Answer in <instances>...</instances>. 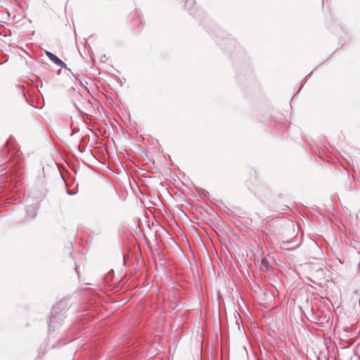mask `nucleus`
Returning <instances> with one entry per match:
<instances>
[{"label": "nucleus", "instance_id": "nucleus-11", "mask_svg": "<svg viewBox=\"0 0 360 360\" xmlns=\"http://www.w3.org/2000/svg\"><path fill=\"white\" fill-rule=\"evenodd\" d=\"M78 131H79L78 129H76V128L73 129L72 131L70 134V136H73L75 134L77 133Z\"/></svg>", "mask_w": 360, "mask_h": 360}, {"label": "nucleus", "instance_id": "nucleus-13", "mask_svg": "<svg viewBox=\"0 0 360 360\" xmlns=\"http://www.w3.org/2000/svg\"><path fill=\"white\" fill-rule=\"evenodd\" d=\"M75 271L77 272V274H79L78 271H77V267H75Z\"/></svg>", "mask_w": 360, "mask_h": 360}, {"label": "nucleus", "instance_id": "nucleus-12", "mask_svg": "<svg viewBox=\"0 0 360 360\" xmlns=\"http://www.w3.org/2000/svg\"><path fill=\"white\" fill-rule=\"evenodd\" d=\"M68 194L70 195H72L75 194V193L72 192L71 191H67Z\"/></svg>", "mask_w": 360, "mask_h": 360}, {"label": "nucleus", "instance_id": "nucleus-1", "mask_svg": "<svg viewBox=\"0 0 360 360\" xmlns=\"http://www.w3.org/2000/svg\"><path fill=\"white\" fill-rule=\"evenodd\" d=\"M68 309V306L65 301H60L53 307L49 320V333L58 329L61 326L64 319L66 317L65 313Z\"/></svg>", "mask_w": 360, "mask_h": 360}, {"label": "nucleus", "instance_id": "nucleus-9", "mask_svg": "<svg viewBox=\"0 0 360 360\" xmlns=\"http://www.w3.org/2000/svg\"><path fill=\"white\" fill-rule=\"evenodd\" d=\"M56 65H58V66H60V67H62V68H65V70H67L68 71H69V72L72 74V75L73 77H75V75L72 73V72L71 71V70H70V69H69V68H68L67 65H66V64H65V63L62 60H60V59L59 63H56Z\"/></svg>", "mask_w": 360, "mask_h": 360}, {"label": "nucleus", "instance_id": "nucleus-10", "mask_svg": "<svg viewBox=\"0 0 360 360\" xmlns=\"http://www.w3.org/2000/svg\"><path fill=\"white\" fill-rule=\"evenodd\" d=\"M81 140L79 141V143L75 146L76 148L78 150L79 153H83L84 150H82L81 147Z\"/></svg>", "mask_w": 360, "mask_h": 360}, {"label": "nucleus", "instance_id": "nucleus-4", "mask_svg": "<svg viewBox=\"0 0 360 360\" xmlns=\"http://www.w3.org/2000/svg\"><path fill=\"white\" fill-rule=\"evenodd\" d=\"M184 1H185V7L188 10V11L190 13V14L193 15L194 17L195 18V15L194 13L193 12L194 7H195V0H184Z\"/></svg>", "mask_w": 360, "mask_h": 360}, {"label": "nucleus", "instance_id": "nucleus-3", "mask_svg": "<svg viewBox=\"0 0 360 360\" xmlns=\"http://www.w3.org/2000/svg\"><path fill=\"white\" fill-rule=\"evenodd\" d=\"M27 216L30 219H34L37 214V207L34 205H28L26 207Z\"/></svg>", "mask_w": 360, "mask_h": 360}, {"label": "nucleus", "instance_id": "nucleus-7", "mask_svg": "<svg viewBox=\"0 0 360 360\" xmlns=\"http://www.w3.org/2000/svg\"><path fill=\"white\" fill-rule=\"evenodd\" d=\"M46 55L53 63L56 64L59 63L60 58L53 53L46 51Z\"/></svg>", "mask_w": 360, "mask_h": 360}, {"label": "nucleus", "instance_id": "nucleus-2", "mask_svg": "<svg viewBox=\"0 0 360 360\" xmlns=\"http://www.w3.org/2000/svg\"><path fill=\"white\" fill-rule=\"evenodd\" d=\"M326 316H319L314 314L313 309H311L310 314L309 315L308 319L316 323H323L324 322H327L326 320Z\"/></svg>", "mask_w": 360, "mask_h": 360}, {"label": "nucleus", "instance_id": "nucleus-6", "mask_svg": "<svg viewBox=\"0 0 360 360\" xmlns=\"http://www.w3.org/2000/svg\"><path fill=\"white\" fill-rule=\"evenodd\" d=\"M218 44L220 45L221 46H222L223 48L224 49H228V45H235L236 44V41L232 39H227V41H217Z\"/></svg>", "mask_w": 360, "mask_h": 360}, {"label": "nucleus", "instance_id": "nucleus-5", "mask_svg": "<svg viewBox=\"0 0 360 360\" xmlns=\"http://www.w3.org/2000/svg\"><path fill=\"white\" fill-rule=\"evenodd\" d=\"M260 268H262L264 271H268L270 268V264L269 260L264 257L260 261Z\"/></svg>", "mask_w": 360, "mask_h": 360}, {"label": "nucleus", "instance_id": "nucleus-14", "mask_svg": "<svg viewBox=\"0 0 360 360\" xmlns=\"http://www.w3.org/2000/svg\"><path fill=\"white\" fill-rule=\"evenodd\" d=\"M323 4H324V1H323V0H322V4L323 5Z\"/></svg>", "mask_w": 360, "mask_h": 360}, {"label": "nucleus", "instance_id": "nucleus-8", "mask_svg": "<svg viewBox=\"0 0 360 360\" xmlns=\"http://www.w3.org/2000/svg\"><path fill=\"white\" fill-rule=\"evenodd\" d=\"M56 65H58V66H60V67H62V68H65V70H67L68 71H69V72L72 74V75L73 77H75V75L72 73V72L71 71V70H70V69H69V68H68L67 65H66V64H65V63L62 60H60V59L59 63H56Z\"/></svg>", "mask_w": 360, "mask_h": 360}]
</instances>
